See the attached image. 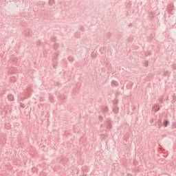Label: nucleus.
<instances>
[{
	"label": "nucleus",
	"instance_id": "obj_1",
	"mask_svg": "<svg viewBox=\"0 0 176 176\" xmlns=\"http://www.w3.org/2000/svg\"><path fill=\"white\" fill-rule=\"evenodd\" d=\"M169 123L170 122H168V120H164V122H163V126L165 127H167L168 126Z\"/></svg>",
	"mask_w": 176,
	"mask_h": 176
},
{
	"label": "nucleus",
	"instance_id": "obj_2",
	"mask_svg": "<svg viewBox=\"0 0 176 176\" xmlns=\"http://www.w3.org/2000/svg\"><path fill=\"white\" fill-rule=\"evenodd\" d=\"M159 109H160V107H159V106H155V107H154V111H155V112H157V111H159Z\"/></svg>",
	"mask_w": 176,
	"mask_h": 176
},
{
	"label": "nucleus",
	"instance_id": "obj_3",
	"mask_svg": "<svg viewBox=\"0 0 176 176\" xmlns=\"http://www.w3.org/2000/svg\"><path fill=\"white\" fill-rule=\"evenodd\" d=\"M8 100H10V101H13V96L8 95Z\"/></svg>",
	"mask_w": 176,
	"mask_h": 176
},
{
	"label": "nucleus",
	"instance_id": "obj_4",
	"mask_svg": "<svg viewBox=\"0 0 176 176\" xmlns=\"http://www.w3.org/2000/svg\"><path fill=\"white\" fill-rule=\"evenodd\" d=\"M107 129H112V125H111V124H108Z\"/></svg>",
	"mask_w": 176,
	"mask_h": 176
},
{
	"label": "nucleus",
	"instance_id": "obj_5",
	"mask_svg": "<svg viewBox=\"0 0 176 176\" xmlns=\"http://www.w3.org/2000/svg\"><path fill=\"white\" fill-rule=\"evenodd\" d=\"M115 104H118V100H116V101L115 102Z\"/></svg>",
	"mask_w": 176,
	"mask_h": 176
}]
</instances>
